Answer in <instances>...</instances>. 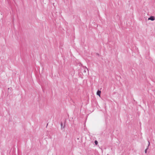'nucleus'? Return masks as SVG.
Segmentation results:
<instances>
[{
	"label": "nucleus",
	"mask_w": 155,
	"mask_h": 155,
	"mask_svg": "<svg viewBox=\"0 0 155 155\" xmlns=\"http://www.w3.org/2000/svg\"><path fill=\"white\" fill-rule=\"evenodd\" d=\"M148 146H147V149L145 150V153H147V150L148 149V147H149V146L150 145V142H149V140H148Z\"/></svg>",
	"instance_id": "3"
},
{
	"label": "nucleus",
	"mask_w": 155,
	"mask_h": 155,
	"mask_svg": "<svg viewBox=\"0 0 155 155\" xmlns=\"http://www.w3.org/2000/svg\"><path fill=\"white\" fill-rule=\"evenodd\" d=\"M84 72H86V71H88V69L86 67H84Z\"/></svg>",
	"instance_id": "4"
},
{
	"label": "nucleus",
	"mask_w": 155,
	"mask_h": 155,
	"mask_svg": "<svg viewBox=\"0 0 155 155\" xmlns=\"http://www.w3.org/2000/svg\"><path fill=\"white\" fill-rule=\"evenodd\" d=\"M64 128V126L63 127V126H62V128Z\"/></svg>",
	"instance_id": "7"
},
{
	"label": "nucleus",
	"mask_w": 155,
	"mask_h": 155,
	"mask_svg": "<svg viewBox=\"0 0 155 155\" xmlns=\"http://www.w3.org/2000/svg\"><path fill=\"white\" fill-rule=\"evenodd\" d=\"M94 142H95V144L96 145H97V143H98V142H97V140H95V141Z\"/></svg>",
	"instance_id": "5"
},
{
	"label": "nucleus",
	"mask_w": 155,
	"mask_h": 155,
	"mask_svg": "<svg viewBox=\"0 0 155 155\" xmlns=\"http://www.w3.org/2000/svg\"><path fill=\"white\" fill-rule=\"evenodd\" d=\"M101 93V91L99 90H98L97 92V95L99 96V97H100Z\"/></svg>",
	"instance_id": "2"
},
{
	"label": "nucleus",
	"mask_w": 155,
	"mask_h": 155,
	"mask_svg": "<svg viewBox=\"0 0 155 155\" xmlns=\"http://www.w3.org/2000/svg\"><path fill=\"white\" fill-rule=\"evenodd\" d=\"M61 128H62V123H61Z\"/></svg>",
	"instance_id": "6"
},
{
	"label": "nucleus",
	"mask_w": 155,
	"mask_h": 155,
	"mask_svg": "<svg viewBox=\"0 0 155 155\" xmlns=\"http://www.w3.org/2000/svg\"><path fill=\"white\" fill-rule=\"evenodd\" d=\"M148 20H151V21H154L155 20V18L153 16H151L148 18Z\"/></svg>",
	"instance_id": "1"
}]
</instances>
